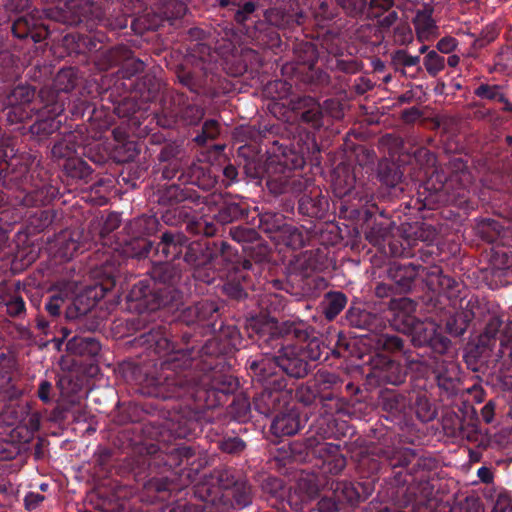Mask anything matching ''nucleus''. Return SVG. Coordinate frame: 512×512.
Here are the masks:
<instances>
[{
	"instance_id": "obj_1",
	"label": "nucleus",
	"mask_w": 512,
	"mask_h": 512,
	"mask_svg": "<svg viewBox=\"0 0 512 512\" xmlns=\"http://www.w3.org/2000/svg\"><path fill=\"white\" fill-rule=\"evenodd\" d=\"M151 363L143 361L129 362L122 369L127 381L139 386L140 393L161 400H182L184 405H173L166 411L165 407L156 405V421L150 422L152 431L150 439L160 446L164 443V432H169L175 438H192L201 431V419L206 409H214L218 406H206L194 395L196 388L202 386L200 381L187 375V369L180 371L163 370L154 368L151 372ZM144 444H148L140 440Z\"/></svg>"
},
{
	"instance_id": "obj_2",
	"label": "nucleus",
	"mask_w": 512,
	"mask_h": 512,
	"mask_svg": "<svg viewBox=\"0 0 512 512\" xmlns=\"http://www.w3.org/2000/svg\"><path fill=\"white\" fill-rule=\"evenodd\" d=\"M221 319L220 305L213 300H201L184 308L178 320L184 326L179 330L152 325L134 338L136 347H142L146 362L153 368L180 371L193 364L194 355L203 344L202 338L216 331Z\"/></svg>"
},
{
	"instance_id": "obj_3",
	"label": "nucleus",
	"mask_w": 512,
	"mask_h": 512,
	"mask_svg": "<svg viewBox=\"0 0 512 512\" xmlns=\"http://www.w3.org/2000/svg\"><path fill=\"white\" fill-rule=\"evenodd\" d=\"M128 446L132 447V453L125 458L122 468L141 486V501H167L182 489L177 469L184 463L188 465L195 456L192 447L144 444L136 439H131Z\"/></svg>"
},
{
	"instance_id": "obj_4",
	"label": "nucleus",
	"mask_w": 512,
	"mask_h": 512,
	"mask_svg": "<svg viewBox=\"0 0 512 512\" xmlns=\"http://www.w3.org/2000/svg\"><path fill=\"white\" fill-rule=\"evenodd\" d=\"M243 338L235 325H220L218 335L197 349L188 376L200 381L194 395L206 406H222L238 388V380L229 370V358L242 346Z\"/></svg>"
},
{
	"instance_id": "obj_5",
	"label": "nucleus",
	"mask_w": 512,
	"mask_h": 512,
	"mask_svg": "<svg viewBox=\"0 0 512 512\" xmlns=\"http://www.w3.org/2000/svg\"><path fill=\"white\" fill-rule=\"evenodd\" d=\"M54 22L67 26H96L98 29L102 27L110 31H121L128 27V16L115 10L105 15L90 0H58L55 6L46 10L45 18L38 10L18 16L11 24V32L19 40L40 43L51 34Z\"/></svg>"
},
{
	"instance_id": "obj_6",
	"label": "nucleus",
	"mask_w": 512,
	"mask_h": 512,
	"mask_svg": "<svg viewBox=\"0 0 512 512\" xmlns=\"http://www.w3.org/2000/svg\"><path fill=\"white\" fill-rule=\"evenodd\" d=\"M159 171L168 182L159 184L152 197L161 206L199 204L204 201L202 192L212 191L218 183L211 166L200 161L189 164L186 156L159 164Z\"/></svg>"
},
{
	"instance_id": "obj_7",
	"label": "nucleus",
	"mask_w": 512,
	"mask_h": 512,
	"mask_svg": "<svg viewBox=\"0 0 512 512\" xmlns=\"http://www.w3.org/2000/svg\"><path fill=\"white\" fill-rule=\"evenodd\" d=\"M190 35L199 39L189 45V58L185 65H179L175 71L178 82L190 92L216 98L227 92V82L218 73L220 47L212 48L203 39V31L198 28L190 30Z\"/></svg>"
},
{
	"instance_id": "obj_8",
	"label": "nucleus",
	"mask_w": 512,
	"mask_h": 512,
	"mask_svg": "<svg viewBox=\"0 0 512 512\" xmlns=\"http://www.w3.org/2000/svg\"><path fill=\"white\" fill-rule=\"evenodd\" d=\"M247 333L261 349H275L283 339L293 342L298 346L306 363L320 360L324 352L325 360L328 357V348L318 337H311L309 328L302 321L279 322L272 317L252 318L247 325Z\"/></svg>"
},
{
	"instance_id": "obj_9",
	"label": "nucleus",
	"mask_w": 512,
	"mask_h": 512,
	"mask_svg": "<svg viewBox=\"0 0 512 512\" xmlns=\"http://www.w3.org/2000/svg\"><path fill=\"white\" fill-rule=\"evenodd\" d=\"M181 278V269L176 264L166 260L156 263L152 267L151 278L136 282L126 299L134 303V308L140 312L178 310L184 299V293L178 288Z\"/></svg>"
},
{
	"instance_id": "obj_10",
	"label": "nucleus",
	"mask_w": 512,
	"mask_h": 512,
	"mask_svg": "<svg viewBox=\"0 0 512 512\" xmlns=\"http://www.w3.org/2000/svg\"><path fill=\"white\" fill-rule=\"evenodd\" d=\"M0 186L8 191L12 205L25 208L46 206L59 194L56 186L20 157L0 161Z\"/></svg>"
},
{
	"instance_id": "obj_11",
	"label": "nucleus",
	"mask_w": 512,
	"mask_h": 512,
	"mask_svg": "<svg viewBox=\"0 0 512 512\" xmlns=\"http://www.w3.org/2000/svg\"><path fill=\"white\" fill-rule=\"evenodd\" d=\"M471 183V173L466 162L459 157L449 160L445 167L435 171L418 190L414 207L419 211L433 210L450 201L451 196H462V190Z\"/></svg>"
},
{
	"instance_id": "obj_12",
	"label": "nucleus",
	"mask_w": 512,
	"mask_h": 512,
	"mask_svg": "<svg viewBox=\"0 0 512 512\" xmlns=\"http://www.w3.org/2000/svg\"><path fill=\"white\" fill-rule=\"evenodd\" d=\"M393 309L391 328L411 337L415 347H425L432 354H446L451 347V340L444 336L433 322L417 318V303L407 297L391 301Z\"/></svg>"
},
{
	"instance_id": "obj_13",
	"label": "nucleus",
	"mask_w": 512,
	"mask_h": 512,
	"mask_svg": "<svg viewBox=\"0 0 512 512\" xmlns=\"http://www.w3.org/2000/svg\"><path fill=\"white\" fill-rule=\"evenodd\" d=\"M155 255V245L149 238L136 234L122 235L121 240L110 250L103 251L101 263H96L93 271L100 280L103 291L111 290L121 274L124 262L129 258L144 259Z\"/></svg>"
},
{
	"instance_id": "obj_14",
	"label": "nucleus",
	"mask_w": 512,
	"mask_h": 512,
	"mask_svg": "<svg viewBox=\"0 0 512 512\" xmlns=\"http://www.w3.org/2000/svg\"><path fill=\"white\" fill-rule=\"evenodd\" d=\"M281 157L271 161L266 168V186L274 195H298L308 189L310 179L303 177L298 169L305 165L304 152L295 147L278 149Z\"/></svg>"
},
{
	"instance_id": "obj_15",
	"label": "nucleus",
	"mask_w": 512,
	"mask_h": 512,
	"mask_svg": "<svg viewBox=\"0 0 512 512\" xmlns=\"http://www.w3.org/2000/svg\"><path fill=\"white\" fill-rule=\"evenodd\" d=\"M277 355L270 356L265 353L259 357H250L246 361V368L254 375H283L301 379L311 371L310 363H306L297 345L282 340Z\"/></svg>"
},
{
	"instance_id": "obj_16",
	"label": "nucleus",
	"mask_w": 512,
	"mask_h": 512,
	"mask_svg": "<svg viewBox=\"0 0 512 512\" xmlns=\"http://www.w3.org/2000/svg\"><path fill=\"white\" fill-rule=\"evenodd\" d=\"M234 250L224 240H188L181 260L194 268L195 280L211 283L213 272L207 266L223 265L225 260H233Z\"/></svg>"
},
{
	"instance_id": "obj_17",
	"label": "nucleus",
	"mask_w": 512,
	"mask_h": 512,
	"mask_svg": "<svg viewBox=\"0 0 512 512\" xmlns=\"http://www.w3.org/2000/svg\"><path fill=\"white\" fill-rule=\"evenodd\" d=\"M221 7H229L235 21L242 25L244 33L259 47L277 48L281 44L279 30L267 19H259L258 4L253 0H221Z\"/></svg>"
},
{
	"instance_id": "obj_18",
	"label": "nucleus",
	"mask_w": 512,
	"mask_h": 512,
	"mask_svg": "<svg viewBox=\"0 0 512 512\" xmlns=\"http://www.w3.org/2000/svg\"><path fill=\"white\" fill-rule=\"evenodd\" d=\"M67 295L62 292H55L48 296L44 304L45 311L53 320L59 318L62 314V308L65 306V318L68 321L75 322L78 329L93 332L100 325L96 317V300L87 293H81L75 296L71 303L66 304Z\"/></svg>"
},
{
	"instance_id": "obj_19",
	"label": "nucleus",
	"mask_w": 512,
	"mask_h": 512,
	"mask_svg": "<svg viewBox=\"0 0 512 512\" xmlns=\"http://www.w3.org/2000/svg\"><path fill=\"white\" fill-rule=\"evenodd\" d=\"M373 481L340 480L317 501L319 512H345L366 501L374 491Z\"/></svg>"
},
{
	"instance_id": "obj_20",
	"label": "nucleus",
	"mask_w": 512,
	"mask_h": 512,
	"mask_svg": "<svg viewBox=\"0 0 512 512\" xmlns=\"http://www.w3.org/2000/svg\"><path fill=\"white\" fill-rule=\"evenodd\" d=\"M253 380L261 383L263 389L253 397L254 409L262 415L269 416L277 413L290 404L293 398V388L288 387V381L283 375H254Z\"/></svg>"
},
{
	"instance_id": "obj_21",
	"label": "nucleus",
	"mask_w": 512,
	"mask_h": 512,
	"mask_svg": "<svg viewBox=\"0 0 512 512\" xmlns=\"http://www.w3.org/2000/svg\"><path fill=\"white\" fill-rule=\"evenodd\" d=\"M423 264L414 262H393L387 269V276L383 282L375 287V296L380 299L389 298V314L393 315L391 301L399 300L396 295L407 294L415 286L417 276L422 274Z\"/></svg>"
},
{
	"instance_id": "obj_22",
	"label": "nucleus",
	"mask_w": 512,
	"mask_h": 512,
	"mask_svg": "<svg viewBox=\"0 0 512 512\" xmlns=\"http://www.w3.org/2000/svg\"><path fill=\"white\" fill-rule=\"evenodd\" d=\"M96 63L101 70L121 65L117 71L116 90L131 89L136 82L133 77L145 69V63L133 57L132 50L123 44L101 51L96 58Z\"/></svg>"
},
{
	"instance_id": "obj_23",
	"label": "nucleus",
	"mask_w": 512,
	"mask_h": 512,
	"mask_svg": "<svg viewBox=\"0 0 512 512\" xmlns=\"http://www.w3.org/2000/svg\"><path fill=\"white\" fill-rule=\"evenodd\" d=\"M40 106L34 111L35 121L28 128L31 139L41 142L57 132L62 124L63 105L57 94L44 92L39 95Z\"/></svg>"
},
{
	"instance_id": "obj_24",
	"label": "nucleus",
	"mask_w": 512,
	"mask_h": 512,
	"mask_svg": "<svg viewBox=\"0 0 512 512\" xmlns=\"http://www.w3.org/2000/svg\"><path fill=\"white\" fill-rule=\"evenodd\" d=\"M162 114L165 118L163 125L198 126L205 115V109L185 93L172 91L163 98Z\"/></svg>"
},
{
	"instance_id": "obj_25",
	"label": "nucleus",
	"mask_w": 512,
	"mask_h": 512,
	"mask_svg": "<svg viewBox=\"0 0 512 512\" xmlns=\"http://www.w3.org/2000/svg\"><path fill=\"white\" fill-rule=\"evenodd\" d=\"M479 418L473 405L462 402L445 411L442 417V427L449 437L476 441L478 439Z\"/></svg>"
},
{
	"instance_id": "obj_26",
	"label": "nucleus",
	"mask_w": 512,
	"mask_h": 512,
	"mask_svg": "<svg viewBox=\"0 0 512 512\" xmlns=\"http://www.w3.org/2000/svg\"><path fill=\"white\" fill-rule=\"evenodd\" d=\"M226 280L222 286L223 293L230 299L240 301L248 296L255 283L254 266L248 259H240L234 251L233 260H225Z\"/></svg>"
},
{
	"instance_id": "obj_27",
	"label": "nucleus",
	"mask_w": 512,
	"mask_h": 512,
	"mask_svg": "<svg viewBox=\"0 0 512 512\" xmlns=\"http://www.w3.org/2000/svg\"><path fill=\"white\" fill-rule=\"evenodd\" d=\"M205 203L206 196H204V201L199 204L165 205L169 207V209L162 213L161 219L169 226H178L185 223L186 230L194 235H204L206 237L214 236L218 231L214 221L205 217H196L192 214L195 207L204 205Z\"/></svg>"
},
{
	"instance_id": "obj_28",
	"label": "nucleus",
	"mask_w": 512,
	"mask_h": 512,
	"mask_svg": "<svg viewBox=\"0 0 512 512\" xmlns=\"http://www.w3.org/2000/svg\"><path fill=\"white\" fill-rule=\"evenodd\" d=\"M465 309L471 322L475 320L479 324H484L483 331L480 335L502 338L504 331L511 323L509 322L504 325L499 305L485 298L471 297Z\"/></svg>"
},
{
	"instance_id": "obj_29",
	"label": "nucleus",
	"mask_w": 512,
	"mask_h": 512,
	"mask_svg": "<svg viewBox=\"0 0 512 512\" xmlns=\"http://www.w3.org/2000/svg\"><path fill=\"white\" fill-rule=\"evenodd\" d=\"M35 89L29 85H18L6 96L3 116L11 125L33 119L34 111L40 106V99L34 100Z\"/></svg>"
},
{
	"instance_id": "obj_30",
	"label": "nucleus",
	"mask_w": 512,
	"mask_h": 512,
	"mask_svg": "<svg viewBox=\"0 0 512 512\" xmlns=\"http://www.w3.org/2000/svg\"><path fill=\"white\" fill-rule=\"evenodd\" d=\"M293 51L296 58V71L303 82L311 86L328 84L329 75L316 66L319 58L316 44L311 41H297Z\"/></svg>"
},
{
	"instance_id": "obj_31",
	"label": "nucleus",
	"mask_w": 512,
	"mask_h": 512,
	"mask_svg": "<svg viewBox=\"0 0 512 512\" xmlns=\"http://www.w3.org/2000/svg\"><path fill=\"white\" fill-rule=\"evenodd\" d=\"M293 109L299 113L301 121L313 129L323 126L324 112L335 119L343 116L342 104L333 98L326 99L321 106L311 96L298 97L293 101Z\"/></svg>"
},
{
	"instance_id": "obj_32",
	"label": "nucleus",
	"mask_w": 512,
	"mask_h": 512,
	"mask_svg": "<svg viewBox=\"0 0 512 512\" xmlns=\"http://www.w3.org/2000/svg\"><path fill=\"white\" fill-rule=\"evenodd\" d=\"M155 407L152 403H145L144 405L123 403L118 406L114 421L120 425L139 424V430L143 433L144 438L150 439V431H152L150 422L156 421L157 416Z\"/></svg>"
},
{
	"instance_id": "obj_33",
	"label": "nucleus",
	"mask_w": 512,
	"mask_h": 512,
	"mask_svg": "<svg viewBox=\"0 0 512 512\" xmlns=\"http://www.w3.org/2000/svg\"><path fill=\"white\" fill-rule=\"evenodd\" d=\"M501 337L479 335L475 343L469 344L464 352L463 359L467 368L473 372H482L490 358H496Z\"/></svg>"
},
{
	"instance_id": "obj_34",
	"label": "nucleus",
	"mask_w": 512,
	"mask_h": 512,
	"mask_svg": "<svg viewBox=\"0 0 512 512\" xmlns=\"http://www.w3.org/2000/svg\"><path fill=\"white\" fill-rule=\"evenodd\" d=\"M392 316L391 314H389ZM345 319L349 326L365 330L374 335L391 327L392 317L366 310L360 303H353L348 308Z\"/></svg>"
},
{
	"instance_id": "obj_35",
	"label": "nucleus",
	"mask_w": 512,
	"mask_h": 512,
	"mask_svg": "<svg viewBox=\"0 0 512 512\" xmlns=\"http://www.w3.org/2000/svg\"><path fill=\"white\" fill-rule=\"evenodd\" d=\"M403 9V0H367L364 18L374 21L381 32H388L399 20L397 10Z\"/></svg>"
},
{
	"instance_id": "obj_36",
	"label": "nucleus",
	"mask_w": 512,
	"mask_h": 512,
	"mask_svg": "<svg viewBox=\"0 0 512 512\" xmlns=\"http://www.w3.org/2000/svg\"><path fill=\"white\" fill-rule=\"evenodd\" d=\"M378 401L387 420L399 426L407 424L412 412V399L407 395L386 389L380 392Z\"/></svg>"
},
{
	"instance_id": "obj_37",
	"label": "nucleus",
	"mask_w": 512,
	"mask_h": 512,
	"mask_svg": "<svg viewBox=\"0 0 512 512\" xmlns=\"http://www.w3.org/2000/svg\"><path fill=\"white\" fill-rule=\"evenodd\" d=\"M350 430L346 421H338L332 416H318L310 427L312 435L306 439L307 446L318 450V445L324 443L326 439L340 440L347 435Z\"/></svg>"
},
{
	"instance_id": "obj_38",
	"label": "nucleus",
	"mask_w": 512,
	"mask_h": 512,
	"mask_svg": "<svg viewBox=\"0 0 512 512\" xmlns=\"http://www.w3.org/2000/svg\"><path fill=\"white\" fill-rule=\"evenodd\" d=\"M281 2L282 4L279 6L265 10L263 16L271 25L283 31L285 35L287 31L300 28L304 24L307 16L303 10L294 7L293 4L290 3V0Z\"/></svg>"
},
{
	"instance_id": "obj_39",
	"label": "nucleus",
	"mask_w": 512,
	"mask_h": 512,
	"mask_svg": "<svg viewBox=\"0 0 512 512\" xmlns=\"http://www.w3.org/2000/svg\"><path fill=\"white\" fill-rule=\"evenodd\" d=\"M431 373L440 389L448 394L457 392L460 382V367L453 356L449 355V351L441 356L437 354Z\"/></svg>"
},
{
	"instance_id": "obj_40",
	"label": "nucleus",
	"mask_w": 512,
	"mask_h": 512,
	"mask_svg": "<svg viewBox=\"0 0 512 512\" xmlns=\"http://www.w3.org/2000/svg\"><path fill=\"white\" fill-rule=\"evenodd\" d=\"M121 215L117 212H110L105 219L94 228L97 232L95 240V258L97 263H101L103 259V251L110 250L116 243L121 240V236L114 234V231L120 227Z\"/></svg>"
},
{
	"instance_id": "obj_41",
	"label": "nucleus",
	"mask_w": 512,
	"mask_h": 512,
	"mask_svg": "<svg viewBox=\"0 0 512 512\" xmlns=\"http://www.w3.org/2000/svg\"><path fill=\"white\" fill-rule=\"evenodd\" d=\"M306 421L299 409L290 403L275 414L270 431L276 437L293 436L303 428Z\"/></svg>"
},
{
	"instance_id": "obj_42",
	"label": "nucleus",
	"mask_w": 512,
	"mask_h": 512,
	"mask_svg": "<svg viewBox=\"0 0 512 512\" xmlns=\"http://www.w3.org/2000/svg\"><path fill=\"white\" fill-rule=\"evenodd\" d=\"M82 81L83 78L79 74L78 69L74 67L63 68L57 73L53 87H46L41 89L39 95L43 94L44 92L57 94L61 99L63 110L65 111V103L70 97L68 96L69 93L77 91V94L82 95L84 90V87H81Z\"/></svg>"
},
{
	"instance_id": "obj_43",
	"label": "nucleus",
	"mask_w": 512,
	"mask_h": 512,
	"mask_svg": "<svg viewBox=\"0 0 512 512\" xmlns=\"http://www.w3.org/2000/svg\"><path fill=\"white\" fill-rule=\"evenodd\" d=\"M188 240L181 231L165 230L161 232L159 242L155 245V255L171 262L181 260Z\"/></svg>"
},
{
	"instance_id": "obj_44",
	"label": "nucleus",
	"mask_w": 512,
	"mask_h": 512,
	"mask_svg": "<svg viewBox=\"0 0 512 512\" xmlns=\"http://www.w3.org/2000/svg\"><path fill=\"white\" fill-rule=\"evenodd\" d=\"M86 28L88 33H68L64 36V45L76 54H85L87 52L101 50V47H97L99 43H103L106 40L105 34L98 28L93 29Z\"/></svg>"
},
{
	"instance_id": "obj_45",
	"label": "nucleus",
	"mask_w": 512,
	"mask_h": 512,
	"mask_svg": "<svg viewBox=\"0 0 512 512\" xmlns=\"http://www.w3.org/2000/svg\"><path fill=\"white\" fill-rule=\"evenodd\" d=\"M329 209V202L326 196H324L319 188L313 187L309 190L308 194H303L298 200V214L310 220L323 219Z\"/></svg>"
},
{
	"instance_id": "obj_46",
	"label": "nucleus",
	"mask_w": 512,
	"mask_h": 512,
	"mask_svg": "<svg viewBox=\"0 0 512 512\" xmlns=\"http://www.w3.org/2000/svg\"><path fill=\"white\" fill-rule=\"evenodd\" d=\"M422 274L429 290L447 298L457 296L459 283L449 275L443 273L439 265L424 266Z\"/></svg>"
},
{
	"instance_id": "obj_47",
	"label": "nucleus",
	"mask_w": 512,
	"mask_h": 512,
	"mask_svg": "<svg viewBox=\"0 0 512 512\" xmlns=\"http://www.w3.org/2000/svg\"><path fill=\"white\" fill-rule=\"evenodd\" d=\"M135 96L139 97L142 103L160 100V108L162 109L163 98L173 90H169L165 83L156 75L147 73L137 79L132 87Z\"/></svg>"
},
{
	"instance_id": "obj_48",
	"label": "nucleus",
	"mask_w": 512,
	"mask_h": 512,
	"mask_svg": "<svg viewBox=\"0 0 512 512\" xmlns=\"http://www.w3.org/2000/svg\"><path fill=\"white\" fill-rule=\"evenodd\" d=\"M332 187L336 197L344 198L360 194L354 170L346 164H338L332 174Z\"/></svg>"
},
{
	"instance_id": "obj_49",
	"label": "nucleus",
	"mask_w": 512,
	"mask_h": 512,
	"mask_svg": "<svg viewBox=\"0 0 512 512\" xmlns=\"http://www.w3.org/2000/svg\"><path fill=\"white\" fill-rule=\"evenodd\" d=\"M341 444L324 442L318 445V450L322 459L321 472L324 475L336 476L340 474L347 465L345 456L340 453Z\"/></svg>"
},
{
	"instance_id": "obj_50",
	"label": "nucleus",
	"mask_w": 512,
	"mask_h": 512,
	"mask_svg": "<svg viewBox=\"0 0 512 512\" xmlns=\"http://www.w3.org/2000/svg\"><path fill=\"white\" fill-rule=\"evenodd\" d=\"M331 264L330 250L327 247H317L307 250L296 258V267L305 276L314 271H323Z\"/></svg>"
},
{
	"instance_id": "obj_51",
	"label": "nucleus",
	"mask_w": 512,
	"mask_h": 512,
	"mask_svg": "<svg viewBox=\"0 0 512 512\" xmlns=\"http://www.w3.org/2000/svg\"><path fill=\"white\" fill-rule=\"evenodd\" d=\"M372 375L379 385L399 386L406 380L407 369L397 361L388 360L374 368Z\"/></svg>"
},
{
	"instance_id": "obj_52",
	"label": "nucleus",
	"mask_w": 512,
	"mask_h": 512,
	"mask_svg": "<svg viewBox=\"0 0 512 512\" xmlns=\"http://www.w3.org/2000/svg\"><path fill=\"white\" fill-rule=\"evenodd\" d=\"M81 133V131L70 132L57 141L51 149L53 158L56 160H64V162L69 159H75L78 150L82 149L84 145V139Z\"/></svg>"
},
{
	"instance_id": "obj_53",
	"label": "nucleus",
	"mask_w": 512,
	"mask_h": 512,
	"mask_svg": "<svg viewBox=\"0 0 512 512\" xmlns=\"http://www.w3.org/2000/svg\"><path fill=\"white\" fill-rule=\"evenodd\" d=\"M311 381L315 387L318 399L324 398V396L341 394L343 379L335 372L318 370Z\"/></svg>"
},
{
	"instance_id": "obj_54",
	"label": "nucleus",
	"mask_w": 512,
	"mask_h": 512,
	"mask_svg": "<svg viewBox=\"0 0 512 512\" xmlns=\"http://www.w3.org/2000/svg\"><path fill=\"white\" fill-rule=\"evenodd\" d=\"M66 347L71 354L87 357L88 359H95L101 351L99 340L91 335H74L67 340Z\"/></svg>"
},
{
	"instance_id": "obj_55",
	"label": "nucleus",
	"mask_w": 512,
	"mask_h": 512,
	"mask_svg": "<svg viewBox=\"0 0 512 512\" xmlns=\"http://www.w3.org/2000/svg\"><path fill=\"white\" fill-rule=\"evenodd\" d=\"M249 206L241 200L229 199L219 206L214 219L220 224H228L234 221L248 218Z\"/></svg>"
},
{
	"instance_id": "obj_56",
	"label": "nucleus",
	"mask_w": 512,
	"mask_h": 512,
	"mask_svg": "<svg viewBox=\"0 0 512 512\" xmlns=\"http://www.w3.org/2000/svg\"><path fill=\"white\" fill-rule=\"evenodd\" d=\"M377 177L380 183L392 190L396 195L397 192H402V178L403 172L397 164L384 160L379 162L377 168Z\"/></svg>"
},
{
	"instance_id": "obj_57",
	"label": "nucleus",
	"mask_w": 512,
	"mask_h": 512,
	"mask_svg": "<svg viewBox=\"0 0 512 512\" xmlns=\"http://www.w3.org/2000/svg\"><path fill=\"white\" fill-rule=\"evenodd\" d=\"M276 241L292 250L301 249L311 242L310 227L303 230V227L287 223L279 236L276 237Z\"/></svg>"
},
{
	"instance_id": "obj_58",
	"label": "nucleus",
	"mask_w": 512,
	"mask_h": 512,
	"mask_svg": "<svg viewBox=\"0 0 512 512\" xmlns=\"http://www.w3.org/2000/svg\"><path fill=\"white\" fill-rule=\"evenodd\" d=\"M63 170L67 177L81 185L90 183L95 177V169L81 157L65 161L63 163Z\"/></svg>"
},
{
	"instance_id": "obj_59",
	"label": "nucleus",
	"mask_w": 512,
	"mask_h": 512,
	"mask_svg": "<svg viewBox=\"0 0 512 512\" xmlns=\"http://www.w3.org/2000/svg\"><path fill=\"white\" fill-rule=\"evenodd\" d=\"M310 233L311 241L318 243L320 247H327L329 250L330 247L339 244L341 240L339 228L332 223H315L310 226Z\"/></svg>"
},
{
	"instance_id": "obj_60",
	"label": "nucleus",
	"mask_w": 512,
	"mask_h": 512,
	"mask_svg": "<svg viewBox=\"0 0 512 512\" xmlns=\"http://www.w3.org/2000/svg\"><path fill=\"white\" fill-rule=\"evenodd\" d=\"M68 103V111L71 115V118L73 120L77 119H85L88 122H93L98 117V112L96 111V108L93 103H91L87 97L81 95V97L78 96L77 93L71 94Z\"/></svg>"
},
{
	"instance_id": "obj_61",
	"label": "nucleus",
	"mask_w": 512,
	"mask_h": 512,
	"mask_svg": "<svg viewBox=\"0 0 512 512\" xmlns=\"http://www.w3.org/2000/svg\"><path fill=\"white\" fill-rule=\"evenodd\" d=\"M391 64L396 72L412 78L422 70L419 65L420 56H412L404 49L396 50L391 54Z\"/></svg>"
},
{
	"instance_id": "obj_62",
	"label": "nucleus",
	"mask_w": 512,
	"mask_h": 512,
	"mask_svg": "<svg viewBox=\"0 0 512 512\" xmlns=\"http://www.w3.org/2000/svg\"><path fill=\"white\" fill-rule=\"evenodd\" d=\"M286 224V219L281 213L265 211L258 214V229L275 241Z\"/></svg>"
},
{
	"instance_id": "obj_63",
	"label": "nucleus",
	"mask_w": 512,
	"mask_h": 512,
	"mask_svg": "<svg viewBox=\"0 0 512 512\" xmlns=\"http://www.w3.org/2000/svg\"><path fill=\"white\" fill-rule=\"evenodd\" d=\"M123 96L116 102L114 111L121 118L135 119L139 117L137 113L142 109V102L138 101V96H135L131 89H123Z\"/></svg>"
},
{
	"instance_id": "obj_64",
	"label": "nucleus",
	"mask_w": 512,
	"mask_h": 512,
	"mask_svg": "<svg viewBox=\"0 0 512 512\" xmlns=\"http://www.w3.org/2000/svg\"><path fill=\"white\" fill-rule=\"evenodd\" d=\"M317 39L323 50L331 57L343 56L342 34L339 28H327L317 33Z\"/></svg>"
}]
</instances>
